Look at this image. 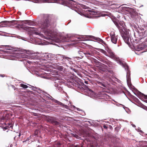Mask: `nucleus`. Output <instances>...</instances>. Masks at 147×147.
<instances>
[{
	"mask_svg": "<svg viewBox=\"0 0 147 147\" xmlns=\"http://www.w3.org/2000/svg\"><path fill=\"white\" fill-rule=\"evenodd\" d=\"M97 83L98 85H100V86L101 87L102 86L105 88L107 87V85L104 84V83H102V82L99 81H98L97 82Z\"/></svg>",
	"mask_w": 147,
	"mask_h": 147,
	"instance_id": "nucleus-13",
	"label": "nucleus"
},
{
	"mask_svg": "<svg viewBox=\"0 0 147 147\" xmlns=\"http://www.w3.org/2000/svg\"><path fill=\"white\" fill-rule=\"evenodd\" d=\"M131 2L133 3L134 2H136L135 0H131L130 1Z\"/></svg>",
	"mask_w": 147,
	"mask_h": 147,
	"instance_id": "nucleus-29",
	"label": "nucleus"
},
{
	"mask_svg": "<svg viewBox=\"0 0 147 147\" xmlns=\"http://www.w3.org/2000/svg\"><path fill=\"white\" fill-rule=\"evenodd\" d=\"M57 103L59 105L63 106V104L62 103H61L60 102H58Z\"/></svg>",
	"mask_w": 147,
	"mask_h": 147,
	"instance_id": "nucleus-24",
	"label": "nucleus"
},
{
	"mask_svg": "<svg viewBox=\"0 0 147 147\" xmlns=\"http://www.w3.org/2000/svg\"><path fill=\"white\" fill-rule=\"evenodd\" d=\"M140 94H141L142 96L144 97V98L147 99V95H146L144 94H142L141 93H140Z\"/></svg>",
	"mask_w": 147,
	"mask_h": 147,
	"instance_id": "nucleus-20",
	"label": "nucleus"
},
{
	"mask_svg": "<svg viewBox=\"0 0 147 147\" xmlns=\"http://www.w3.org/2000/svg\"><path fill=\"white\" fill-rule=\"evenodd\" d=\"M106 95L107 96H108V97H109V96L107 95Z\"/></svg>",
	"mask_w": 147,
	"mask_h": 147,
	"instance_id": "nucleus-39",
	"label": "nucleus"
},
{
	"mask_svg": "<svg viewBox=\"0 0 147 147\" xmlns=\"http://www.w3.org/2000/svg\"><path fill=\"white\" fill-rule=\"evenodd\" d=\"M0 76L1 77H4L5 76V75H4L3 74V75H1Z\"/></svg>",
	"mask_w": 147,
	"mask_h": 147,
	"instance_id": "nucleus-32",
	"label": "nucleus"
},
{
	"mask_svg": "<svg viewBox=\"0 0 147 147\" xmlns=\"http://www.w3.org/2000/svg\"><path fill=\"white\" fill-rule=\"evenodd\" d=\"M50 26L51 27H55L57 25L56 22L55 21H53L50 22Z\"/></svg>",
	"mask_w": 147,
	"mask_h": 147,
	"instance_id": "nucleus-12",
	"label": "nucleus"
},
{
	"mask_svg": "<svg viewBox=\"0 0 147 147\" xmlns=\"http://www.w3.org/2000/svg\"><path fill=\"white\" fill-rule=\"evenodd\" d=\"M113 22L119 30L121 36L123 38L125 42L128 44L129 43V33L127 32H124L121 29L122 28L120 26H122L123 24L119 20L117 19L113 20Z\"/></svg>",
	"mask_w": 147,
	"mask_h": 147,
	"instance_id": "nucleus-1",
	"label": "nucleus"
},
{
	"mask_svg": "<svg viewBox=\"0 0 147 147\" xmlns=\"http://www.w3.org/2000/svg\"><path fill=\"white\" fill-rule=\"evenodd\" d=\"M55 87H58V84L57 83H56V82H55Z\"/></svg>",
	"mask_w": 147,
	"mask_h": 147,
	"instance_id": "nucleus-26",
	"label": "nucleus"
},
{
	"mask_svg": "<svg viewBox=\"0 0 147 147\" xmlns=\"http://www.w3.org/2000/svg\"><path fill=\"white\" fill-rule=\"evenodd\" d=\"M110 34L111 36V40L112 42L114 44H116L117 40V36H116L115 34L111 35V34Z\"/></svg>",
	"mask_w": 147,
	"mask_h": 147,
	"instance_id": "nucleus-5",
	"label": "nucleus"
},
{
	"mask_svg": "<svg viewBox=\"0 0 147 147\" xmlns=\"http://www.w3.org/2000/svg\"><path fill=\"white\" fill-rule=\"evenodd\" d=\"M102 51H103L104 52H105V51L104 50H103V49H102Z\"/></svg>",
	"mask_w": 147,
	"mask_h": 147,
	"instance_id": "nucleus-36",
	"label": "nucleus"
},
{
	"mask_svg": "<svg viewBox=\"0 0 147 147\" xmlns=\"http://www.w3.org/2000/svg\"><path fill=\"white\" fill-rule=\"evenodd\" d=\"M63 107H65V108H67V107H68V106H67V105H64V104H63Z\"/></svg>",
	"mask_w": 147,
	"mask_h": 147,
	"instance_id": "nucleus-28",
	"label": "nucleus"
},
{
	"mask_svg": "<svg viewBox=\"0 0 147 147\" xmlns=\"http://www.w3.org/2000/svg\"><path fill=\"white\" fill-rule=\"evenodd\" d=\"M93 55V53H90L88 52H87L86 53V55L88 57H90L91 56H92Z\"/></svg>",
	"mask_w": 147,
	"mask_h": 147,
	"instance_id": "nucleus-17",
	"label": "nucleus"
},
{
	"mask_svg": "<svg viewBox=\"0 0 147 147\" xmlns=\"http://www.w3.org/2000/svg\"><path fill=\"white\" fill-rule=\"evenodd\" d=\"M75 137H76V138H78L77 137H78V136L77 135H76L75 136Z\"/></svg>",
	"mask_w": 147,
	"mask_h": 147,
	"instance_id": "nucleus-34",
	"label": "nucleus"
},
{
	"mask_svg": "<svg viewBox=\"0 0 147 147\" xmlns=\"http://www.w3.org/2000/svg\"><path fill=\"white\" fill-rule=\"evenodd\" d=\"M115 129L116 130H117V131L119 130V128L118 127H117L115 128Z\"/></svg>",
	"mask_w": 147,
	"mask_h": 147,
	"instance_id": "nucleus-27",
	"label": "nucleus"
},
{
	"mask_svg": "<svg viewBox=\"0 0 147 147\" xmlns=\"http://www.w3.org/2000/svg\"><path fill=\"white\" fill-rule=\"evenodd\" d=\"M24 23L30 26H35L36 24L35 22L30 20H26L24 22Z\"/></svg>",
	"mask_w": 147,
	"mask_h": 147,
	"instance_id": "nucleus-6",
	"label": "nucleus"
},
{
	"mask_svg": "<svg viewBox=\"0 0 147 147\" xmlns=\"http://www.w3.org/2000/svg\"><path fill=\"white\" fill-rule=\"evenodd\" d=\"M99 69H100V70L104 71L105 70V69L104 68L102 67H100Z\"/></svg>",
	"mask_w": 147,
	"mask_h": 147,
	"instance_id": "nucleus-25",
	"label": "nucleus"
},
{
	"mask_svg": "<svg viewBox=\"0 0 147 147\" xmlns=\"http://www.w3.org/2000/svg\"><path fill=\"white\" fill-rule=\"evenodd\" d=\"M94 62L96 63V65H98L99 66L104 67H105L106 68H108V67H107V65H106L102 64V63H100V62L99 61H98L96 59H94Z\"/></svg>",
	"mask_w": 147,
	"mask_h": 147,
	"instance_id": "nucleus-9",
	"label": "nucleus"
},
{
	"mask_svg": "<svg viewBox=\"0 0 147 147\" xmlns=\"http://www.w3.org/2000/svg\"><path fill=\"white\" fill-rule=\"evenodd\" d=\"M10 118V117H9V115L8 114H6L5 116L3 115V116L1 118V121H6L8 119H9Z\"/></svg>",
	"mask_w": 147,
	"mask_h": 147,
	"instance_id": "nucleus-7",
	"label": "nucleus"
},
{
	"mask_svg": "<svg viewBox=\"0 0 147 147\" xmlns=\"http://www.w3.org/2000/svg\"><path fill=\"white\" fill-rule=\"evenodd\" d=\"M20 134H19V137H20Z\"/></svg>",
	"mask_w": 147,
	"mask_h": 147,
	"instance_id": "nucleus-37",
	"label": "nucleus"
},
{
	"mask_svg": "<svg viewBox=\"0 0 147 147\" xmlns=\"http://www.w3.org/2000/svg\"><path fill=\"white\" fill-rule=\"evenodd\" d=\"M20 86L24 88H27L28 87V86L27 85L22 84H20Z\"/></svg>",
	"mask_w": 147,
	"mask_h": 147,
	"instance_id": "nucleus-16",
	"label": "nucleus"
},
{
	"mask_svg": "<svg viewBox=\"0 0 147 147\" xmlns=\"http://www.w3.org/2000/svg\"><path fill=\"white\" fill-rule=\"evenodd\" d=\"M105 63L107 64V65L110 64V63L108 62H105Z\"/></svg>",
	"mask_w": 147,
	"mask_h": 147,
	"instance_id": "nucleus-30",
	"label": "nucleus"
},
{
	"mask_svg": "<svg viewBox=\"0 0 147 147\" xmlns=\"http://www.w3.org/2000/svg\"><path fill=\"white\" fill-rule=\"evenodd\" d=\"M129 12H130V13H132L135 12V10H134V9H132V8H130L129 9Z\"/></svg>",
	"mask_w": 147,
	"mask_h": 147,
	"instance_id": "nucleus-18",
	"label": "nucleus"
},
{
	"mask_svg": "<svg viewBox=\"0 0 147 147\" xmlns=\"http://www.w3.org/2000/svg\"><path fill=\"white\" fill-rule=\"evenodd\" d=\"M119 62L121 64H122V63L121 61H119Z\"/></svg>",
	"mask_w": 147,
	"mask_h": 147,
	"instance_id": "nucleus-35",
	"label": "nucleus"
},
{
	"mask_svg": "<svg viewBox=\"0 0 147 147\" xmlns=\"http://www.w3.org/2000/svg\"><path fill=\"white\" fill-rule=\"evenodd\" d=\"M8 125L4 127V129L5 130L9 128L12 127H13V125L11 123H8Z\"/></svg>",
	"mask_w": 147,
	"mask_h": 147,
	"instance_id": "nucleus-15",
	"label": "nucleus"
},
{
	"mask_svg": "<svg viewBox=\"0 0 147 147\" xmlns=\"http://www.w3.org/2000/svg\"><path fill=\"white\" fill-rule=\"evenodd\" d=\"M61 146H62L61 144L59 142H58L55 143L54 146L55 147H62Z\"/></svg>",
	"mask_w": 147,
	"mask_h": 147,
	"instance_id": "nucleus-14",
	"label": "nucleus"
},
{
	"mask_svg": "<svg viewBox=\"0 0 147 147\" xmlns=\"http://www.w3.org/2000/svg\"><path fill=\"white\" fill-rule=\"evenodd\" d=\"M107 52L109 55V57L112 58H113L115 57V55L114 53L110 49H108Z\"/></svg>",
	"mask_w": 147,
	"mask_h": 147,
	"instance_id": "nucleus-8",
	"label": "nucleus"
},
{
	"mask_svg": "<svg viewBox=\"0 0 147 147\" xmlns=\"http://www.w3.org/2000/svg\"><path fill=\"white\" fill-rule=\"evenodd\" d=\"M49 16L48 14L44 15L43 19L39 24V26L41 29H45L50 26V22L49 20Z\"/></svg>",
	"mask_w": 147,
	"mask_h": 147,
	"instance_id": "nucleus-2",
	"label": "nucleus"
},
{
	"mask_svg": "<svg viewBox=\"0 0 147 147\" xmlns=\"http://www.w3.org/2000/svg\"><path fill=\"white\" fill-rule=\"evenodd\" d=\"M62 57H63V58L64 59H66L68 60L69 59H70L69 57H65V56L63 55H62Z\"/></svg>",
	"mask_w": 147,
	"mask_h": 147,
	"instance_id": "nucleus-19",
	"label": "nucleus"
},
{
	"mask_svg": "<svg viewBox=\"0 0 147 147\" xmlns=\"http://www.w3.org/2000/svg\"><path fill=\"white\" fill-rule=\"evenodd\" d=\"M78 53L79 54H80L81 55V56H82V55H83V52H82V51H78Z\"/></svg>",
	"mask_w": 147,
	"mask_h": 147,
	"instance_id": "nucleus-22",
	"label": "nucleus"
},
{
	"mask_svg": "<svg viewBox=\"0 0 147 147\" xmlns=\"http://www.w3.org/2000/svg\"><path fill=\"white\" fill-rule=\"evenodd\" d=\"M29 28H30L29 29L30 30H32V31H34V33L35 34L37 35L39 34V33L36 32L37 31V29L36 28L34 27H29Z\"/></svg>",
	"mask_w": 147,
	"mask_h": 147,
	"instance_id": "nucleus-11",
	"label": "nucleus"
},
{
	"mask_svg": "<svg viewBox=\"0 0 147 147\" xmlns=\"http://www.w3.org/2000/svg\"><path fill=\"white\" fill-rule=\"evenodd\" d=\"M103 127L104 128L106 129H107L108 128V125H104L103 126Z\"/></svg>",
	"mask_w": 147,
	"mask_h": 147,
	"instance_id": "nucleus-21",
	"label": "nucleus"
},
{
	"mask_svg": "<svg viewBox=\"0 0 147 147\" xmlns=\"http://www.w3.org/2000/svg\"><path fill=\"white\" fill-rule=\"evenodd\" d=\"M124 31H125V30H124ZM124 31V32H127V31Z\"/></svg>",
	"mask_w": 147,
	"mask_h": 147,
	"instance_id": "nucleus-40",
	"label": "nucleus"
},
{
	"mask_svg": "<svg viewBox=\"0 0 147 147\" xmlns=\"http://www.w3.org/2000/svg\"><path fill=\"white\" fill-rule=\"evenodd\" d=\"M36 131H35V135H36L37 134H36Z\"/></svg>",
	"mask_w": 147,
	"mask_h": 147,
	"instance_id": "nucleus-38",
	"label": "nucleus"
},
{
	"mask_svg": "<svg viewBox=\"0 0 147 147\" xmlns=\"http://www.w3.org/2000/svg\"><path fill=\"white\" fill-rule=\"evenodd\" d=\"M58 90H59V92L61 91L62 90V88L60 87H57Z\"/></svg>",
	"mask_w": 147,
	"mask_h": 147,
	"instance_id": "nucleus-23",
	"label": "nucleus"
},
{
	"mask_svg": "<svg viewBox=\"0 0 147 147\" xmlns=\"http://www.w3.org/2000/svg\"><path fill=\"white\" fill-rule=\"evenodd\" d=\"M9 22L7 21H3L0 22V28L4 27V26H5L7 25V23H9Z\"/></svg>",
	"mask_w": 147,
	"mask_h": 147,
	"instance_id": "nucleus-10",
	"label": "nucleus"
},
{
	"mask_svg": "<svg viewBox=\"0 0 147 147\" xmlns=\"http://www.w3.org/2000/svg\"><path fill=\"white\" fill-rule=\"evenodd\" d=\"M55 117H49L47 118V121L53 124L59 125V123L55 120Z\"/></svg>",
	"mask_w": 147,
	"mask_h": 147,
	"instance_id": "nucleus-3",
	"label": "nucleus"
},
{
	"mask_svg": "<svg viewBox=\"0 0 147 147\" xmlns=\"http://www.w3.org/2000/svg\"><path fill=\"white\" fill-rule=\"evenodd\" d=\"M84 37L85 40H92L93 39H94L100 42L103 41L101 39L98 38H95V37L92 36H84Z\"/></svg>",
	"mask_w": 147,
	"mask_h": 147,
	"instance_id": "nucleus-4",
	"label": "nucleus"
},
{
	"mask_svg": "<svg viewBox=\"0 0 147 147\" xmlns=\"http://www.w3.org/2000/svg\"><path fill=\"white\" fill-rule=\"evenodd\" d=\"M72 1H74L73 0H71Z\"/></svg>",
	"mask_w": 147,
	"mask_h": 147,
	"instance_id": "nucleus-41",
	"label": "nucleus"
},
{
	"mask_svg": "<svg viewBox=\"0 0 147 147\" xmlns=\"http://www.w3.org/2000/svg\"><path fill=\"white\" fill-rule=\"evenodd\" d=\"M84 82L86 84H88V82L87 81H85Z\"/></svg>",
	"mask_w": 147,
	"mask_h": 147,
	"instance_id": "nucleus-31",
	"label": "nucleus"
},
{
	"mask_svg": "<svg viewBox=\"0 0 147 147\" xmlns=\"http://www.w3.org/2000/svg\"><path fill=\"white\" fill-rule=\"evenodd\" d=\"M74 147H82V146H79V147H78V145H76V146H74Z\"/></svg>",
	"mask_w": 147,
	"mask_h": 147,
	"instance_id": "nucleus-33",
	"label": "nucleus"
}]
</instances>
